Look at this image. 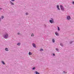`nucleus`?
<instances>
[{"instance_id":"nucleus-27","label":"nucleus","mask_w":74,"mask_h":74,"mask_svg":"<svg viewBox=\"0 0 74 74\" xmlns=\"http://www.w3.org/2000/svg\"><path fill=\"white\" fill-rule=\"evenodd\" d=\"M53 56H55V54L53 53Z\"/></svg>"},{"instance_id":"nucleus-29","label":"nucleus","mask_w":74,"mask_h":74,"mask_svg":"<svg viewBox=\"0 0 74 74\" xmlns=\"http://www.w3.org/2000/svg\"><path fill=\"white\" fill-rule=\"evenodd\" d=\"M64 73H66V72H65V71H64Z\"/></svg>"},{"instance_id":"nucleus-28","label":"nucleus","mask_w":74,"mask_h":74,"mask_svg":"<svg viewBox=\"0 0 74 74\" xmlns=\"http://www.w3.org/2000/svg\"><path fill=\"white\" fill-rule=\"evenodd\" d=\"M1 18H0V22H1Z\"/></svg>"},{"instance_id":"nucleus-11","label":"nucleus","mask_w":74,"mask_h":74,"mask_svg":"<svg viewBox=\"0 0 74 74\" xmlns=\"http://www.w3.org/2000/svg\"><path fill=\"white\" fill-rule=\"evenodd\" d=\"M58 31H59L60 30V27H59L58 26Z\"/></svg>"},{"instance_id":"nucleus-25","label":"nucleus","mask_w":74,"mask_h":74,"mask_svg":"<svg viewBox=\"0 0 74 74\" xmlns=\"http://www.w3.org/2000/svg\"><path fill=\"white\" fill-rule=\"evenodd\" d=\"M72 4H74V1L72 2Z\"/></svg>"},{"instance_id":"nucleus-13","label":"nucleus","mask_w":74,"mask_h":74,"mask_svg":"<svg viewBox=\"0 0 74 74\" xmlns=\"http://www.w3.org/2000/svg\"><path fill=\"white\" fill-rule=\"evenodd\" d=\"M1 63L2 64H5V63H4V61H1Z\"/></svg>"},{"instance_id":"nucleus-22","label":"nucleus","mask_w":74,"mask_h":74,"mask_svg":"<svg viewBox=\"0 0 74 74\" xmlns=\"http://www.w3.org/2000/svg\"><path fill=\"white\" fill-rule=\"evenodd\" d=\"M3 18H4V16H2L1 17V19H3Z\"/></svg>"},{"instance_id":"nucleus-30","label":"nucleus","mask_w":74,"mask_h":74,"mask_svg":"<svg viewBox=\"0 0 74 74\" xmlns=\"http://www.w3.org/2000/svg\"><path fill=\"white\" fill-rule=\"evenodd\" d=\"M2 9L1 8H0V10H1Z\"/></svg>"},{"instance_id":"nucleus-2","label":"nucleus","mask_w":74,"mask_h":74,"mask_svg":"<svg viewBox=\"0 0 74 74\" xmlns=\"http://www.w3.org/2000/svg\"><path fill=\"white\" fill-rule=\"evenodd\" d=\"M3 37L5 39L7 38H8V34L7 33H6L3 36Z\"/></svg>"},{"instance_id":"nucleus-19","label":"nucleus","mask_w":74,"mask_h":74,"mask_svg":"<svg viewBox=\"0 0 74 74\" xmlns=\"http://www.w3.org/2000/svg\"><path fill=\"white\" fill-rule=\"evenodd\" d=\"M73 41H71V42H70V44H72V43H73Z\"/></svg>"},{"instance_id":"nucleus-12","label":"nucleus","mask_w":74,"mask_h":74,"mask_svg":"<svg viewBox=\"0 0 74 74\" xmlns=\"http://www.w3.org/2000/svg\"><path fill=\"white\" fill-rule=\"evenodd\" d=\"M5 50L6 51H8V49L7 48H5Z\"/></svg>"},{"instance_id":"nucleus-9","label":"nucleus","mask_w":74,"mask_h":74,"mask_svg":"<svg viewBox=\"0 0 74 74\" xmlns=\"http://www.w3.org/2000/svg\"><path fill=\"white\" fill-rule=\"evenodd\" d=\"M10 3L11 4V5H14V4L11 1H10Z\"/></svg>"},{"instance_id":"nucleus-21","label":"nucleus","mask_w":74,"mask_h":74,"mask_svg":"<svg viewBox=\"0 0 74 74\" xmlns=\"http://www.w3.org/2000/svg\"><path fill=\"white\" fill-rule=\"evenodd\" d=\"M34 69H36V67H34L32 69V70H34Z\"/></svg>"},{"instance_id":"nucleus-26","label":"nucleus","mask_w":74,"mask_h":74,"mask_svg":"<svg viewBox=\"0 0 74 74\" xmlns=\"http://www.w3.org/2000/svg\"><path fill=\"white\" fill-rule=\"evenodd\" d=\"M11 1H15V0H11Z\"/></svg>"},{"instance_id":"nucleus-7","label":"nucleus","mask_w":74,"mask_h":74,"mask_svg":"<svg viewBox=\"0 0 74 74\" xmlns=\"http://www.w3.org/2000/svg\"><path fill=\"white\" fill-rule=\"evenodd\" d=\"M57 7L58 8V10H60V9L59 8V5H57Z\"/></svg>"},{"instance_id":"nucleus-20","label":"nucleus","mask_w":74,"mask_h":74,"mask_svg":"<svg viewBox=\"0 0 74 74\" xmlns=\"http://www.w3.org/2000/svg\"><path fill=\"white\" fill-rule=\"evenodd\" d=\"M28 13L27 12L25 14V15H28Z\"/></svg>"},{"instance_id":"nucleus-14","label":"nucleus","mask_w":74,"mask_h":74,"mask_svg":"<svg viewBox=\"0 0 74 74\" xmlns=\"http://www.w3.org/2000/svg\"><path fill=\"white\" fill-rule=\"evenodd\" d=\"M60 45L62 46V47H63V44H62V43H60Z\"/></svg>"},{"instance_id":"nucleus-15","label":"nucleus","mask_w":74,"mask_h":74,"mask_svg":"<svg viewBox=\"0 0 74 74\" xmlns=\"http://www.w3.org/2000/svg\"><path fill=\"white\" fill-rule=\"evenodd\" d=\"M56 49L57 51H58V52H59V49H58V48H56Z\"/></svg>"},{"instance_id":"nucleus-3","label":"nucleus","mask_w":74,"mask_h":74,"mask_svg":"<svg viewBox=\"0 0 74 74\" xmlns=\"http://www.w3.org/2000/svg\"><path fill=\"white\" fill-rule=\"evenodd\" d=\"M66 19L68 21H69V20H70L71 19V17L70 16H66Z\"/></svg>"},{"instance_id":"nucleus-24","label":"nucleus","mask_w":74,"mask_h":74,"mask_svg":"<svg viewBox=\"0 0 74 74\" xmlns=\"http://www.w3.org/2000/svg\"><path fill=\"white\" fill-rule=\"evenodd\" d=\"M40 51H43V49H40Z\"/></svg>"},{"instance_id":"nucleus-16","label":"nucleus","mask_w":74,"mask_h":74,"mask_svg":"<svg viewBox=\"0 0 74 74\" xmlns=\"http://www.w3.org/2000/svg\"><path fill=\"white\" fill-rule=\"evenodd\" d=\"M29 55H32V53L30 52H29Z\"/></svg>"},{"instance_id":"nucleus-10","label":"nucleus","mask_w":74,"mask_h":74,"mask_svg":"<svg viewBox=\"0 0 74 74\" xmlns=\"http://www.w3.org/2000/svg\"><path fill=\"white\" fill-rule=\"evenodd\" d=\"M35 73L36 74H40L39 72H38L37 71H35Z\"/></svg>"},{"instance_id":"nucleus-5","label":"nucleus","mask_w":74,"mask_h":74,"mask_svg":"<svg viewBox=\"0 0 74 74\" xmlns=\"http://www.w3.org/2000/svg\"><path fill=\"white\" fill-rule=\"evenodd\" d=\"M32 45L34 48H36V44L34 43H33L32 44Z\"/></svg>"},{"instance_id":"nucleus-6","label":"nucleus","mask_w":74,"mask_h":74,"mask_svg":"<svg viewBox=\"0 0 74 74\" xmlns=\"http://www.w3.org/2000/svg\"><path fill=\"white\" fill-rule=\"evenodd\" d=\"M55 34L57 36H59V34L58 33V32H56L55 33Z\"/></svg>"},{"instance_id":"nucleus-8","label":"nucleus","mask_w":74,"mask_h":74,"mask_svg":"<svg viewBox=\"0 0 74 74\" xmlns=\"http://www.w3.org/2000/svg\"><path fill=\"white\" fill-rule=\"evenodd\" d=\"M52 42L53 43H54L55 42V40L54 39H52Z\"/></svg>"},{"instance_id":"nucleus-1","label":"nucleus","mask_w":74,"mask_h":74,"mask_svg":"<svg viewBox=\"0 0 74 74\" xmlns=\"http://www.w3.org/2000/svg\"><path fill=\"white\" fill-rule=\"evenodd\" d=\"M51 20H50L49 21L50 23L52 24V23H55V21H54V19H53V18H51Z\"/></svg>"},{"instance_id":"nucleus-17","label":"nucleus","mask_w":74,"mask_h":74,"mask_svg":"<svg viewBox=\"0 0 74 74\" xmlns=\"http://www.w3.org/2000/svg\"><path fill=\"white\" fill-rule=\"evenodd\" d=\"M17 45L19 46V45H21V43H18L17 44Z\"/></svg>"},{"instance_id":"nucleus-4","label":"nucleus","mask_w":74,"mask_h":74,"mask_svg":"<svg viewBox=\"0 0 74 74\" xmlns=\"http://www.w3.org/2000/svg\"><path fill=\"white\" fill-rule=\"evenodd\" d=\"M60 8L61 10H62V11H64V8L63 6L62 5H60Z\"/></svg>"},{"instance_id":"nucleus-18","label":"nucleus","mask_w":74,"mask_h":74,"mask_svg":"<svg viewBox=\"0 0 74 74\" xmlns=\"http://www.w3.org/2000/svg\"><path fill=\"white\" fill-rule=\"evenodd\" d=\"M32 37H33L34 36V34H32L31 35Z\"/></svg>"},{"instance_id":"nucleus-23","label":"nucleus","mask_w":74,"mask_h":74,"mask_svg":"<svg viewBox=\"0 0 74 74\" xmlns=\"http://www.w3.org/2000/svg\"><path fill=\"white\" fill-rule=\"evenodd\" d=\"M17 34H18V35H19L20 34V33H19V32H18L17 33Z\"/></svg>"}]
</instances>
